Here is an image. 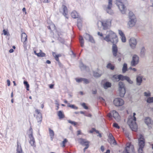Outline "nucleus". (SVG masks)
<instances>
[{
	"label": "nucleus",
	"instance_id": "obj_1",
	"mask_svg": "<svg viewBox=\"0 0 153 153\" xmlns=\"http://www.w3.org/2000/svg\"><path fill=\"white\" fill-rule=\"evenodd\" d=\"M107 35L105 37L103 34L100 32H97V34L101 37L102 40H104L107 42H111L112 43H117L118 42V39L116 34L111 30L108 31L107 32Z\"/></svg>",
	"mask_w": 153,
	"mask_h": 153
},
{
	"label": "nucleus",
	"instance_id": "obj_2",
	"mask_svg": "<svg viewBox=\"0 0 153 153\" xmlns=\"http://www.w3.org/2000/svg\"><path fill=\"white\" fill-rule=\"evenodd\" d=\"M111 21L110 19H108L101 21H99L97 23L98 27H102L104 30H106L109 29L111 26Z\"/></svg>",
	"mask_w": 153,
	"mask_h": 153
},
{
	"label": "nucleus",
	"instance_id": "obj_3",
	"mask_svg": "<svg viewBox=\"0 0 153 153\" xmlns=\"http://www.w3.org/2000/svg\"><path fill=\"white\" fill-rule=\"evenodd\" d=\"M135 113H133V117H130L128 121V124L131 129L133 131H136L137 129V126L136 123V118L135 117Z\"/></svg>",
	"mask_w": 153,
	"mask_h": 153
},
{
	"label": "nucleus",
	"instance_id": "obj_4",
	"mask_svg": "<svg viewBox=\"0 0 153 153\" xmlns=\"http://www.w3.org/2000/svg\"><path fill=\"white\" fill-rule=\"evenodd\" d=\"M129 21L127 23V26L128 28H131L135 25L137 20L136 17L133 13L130 11L128 13Z\"/></svg>",
	"mask_w": 153,
	"mask_h": 153
},
{
	"label": "nucleus",
	"instance_id": "obj_5",
	"mask_svg": "<svg viewBox=\"0 0 153 153\" xmlns=\"http://www.w3.org/2000/svg\"><path fill=\"white\" fill-rule=\"evenodd\" d=\"M112 5V0H108L107 5H103V9L107 13L110 15H112L114 13L113 11L111 9Z\"/></svg>",
	"mask_w": 153,
	"mask_h": 153
},
{
	"label": "nucleus",
	"instance_id": "obj_6",
	"mask_svg": "<svg viewBox=\"0 0 153 153\" xmlns=\"http://www.w3.org/2000/svg\"><path fill=\"white\" fill-rule=\"evenodd\" d=\"M126 3V1L124 2L120 0H116V4L122 14H125L126 13V9L125 5Z\"/></svg>",
	"mask_w": 153,
	"mask_h": 153
},
{
	"label": "nucleus",
	"instance_id": "obj_7",
	"mask_svg": "<svg viewBox=\"0 0 153 153\" xmlns=\"http://www.w3.org/2000/svg\"><path fill=\"white\" fill-rule=\"evenodd\" d=\"M122 153H135L134 146L130 143H127L126 147Z\"/></svg>",
	"mask_w": 153,
	"mask_h": 153
},
{
	"label": "nucleus",
	"instance_id": "obj_8",
	"mask_svg": "<svg viewBox=\"0 0 153 153\" xmlns=\"http://www.w3.org/2000/svg\"><path fill=\"white\" fill-rule=\"evenodd\" d=\"M118 87L120 96L121 97H123L126 93L125 84L123 82L120 81L118 83Z\"/></svg>",
	"mask_w": 153,
	"mask_h": 153
},
{
	"label": "nucleus",
	"instance_id": "obj_9",
	"mask_svg": "<svg viewBox=\"0 0 153 153\" xmlns=\"http://www.w3.org/2000/svg\"><path fill=\"white\" fill-rule=\"evenodd\" d=\"M138 141V147L144 148L145 146V140L142 135H139Z\"/></svg>",
	"mask_w": 153,
	"mask_h": 153
},
{
	"label": "nucleus",
	"instance_id": "obj_10",
	"mask_svg": "<svg viewBox=\"0 0 153 153\" xmlns=\"http://www.w3.org/2000/svg\"><path fill=\"white\" fill-rule=\"evenodd\" d=\"M139 56L136 54L133 55L132 60L131 62V65L133 66H135L139 62Z\"/></svg>",
	"mask_w": 153,
	"mask_h": 153
},
{
	"label": "nucleus",
	"instance_id": "obj_11",
	"mask_svg": "<svg viewBox=\"0 0 153 153\" xmlns=\"http://www.w3.org/2000/svg\"><path fill=\"white\" fill-rule=\"evenodd\" d=\"M113 102L114 105L117 107L122 106L124 103V100L119 98L115 99L114 100Z\"/></svg>",
	"mask_w": 153,
	"mask_h": 153
},
{
	"label": "nucleus",
	"instance_id": "obj_12",
	"mask_svg": "<svg viewBox=\"0 0 153 153\" xmlns=\"http://www.w3.org/2000/svg\"><path fill=\"white\" fill-rule=\"evenodd\" d=\"M129 43L130 46L132 49L135 48L137 44V42L135 38H131L129 40Z\"/></svg>",
	"mask_w": 153,
	"mask_h": 153
},
{
	"label": "nucleus",
	"instance_id": "obj_13",
	"mask_svg": "<svg viewBox=\"0 0 153 153\" xmlns=\"http://www.w3.org/2000/svg\"><path fill=\"white\" fill-rule=\"evenodd\" d=\"M32 131L33 130L31 128H30V133L29 135V138L30 139L29 143L30 144L31 146H35V143Z\"/></svg>",
	"mask_w": 153,
	"mask_h": 153
},
{
	"label": "nucleus",
	"instance_id": "obj_14",
	"mask_svg": "<svg viewBox=\"0 0 153 153\" xmlns=\"http://www.w3.org/2000/svg\"><path fill=\"white\" fill-rule=\"evenodd\" d=\"M84 36L86 40H88L92 43H94V41L93 38L89 34L86 33L84 35Z\"/></svg>",
	"mask_w": 153,
	"mask_h": 153
},
{
	"label": "nucleus",
	"instance_id": "obj_15",
	"mask_svg": "<svg viewBox=\"0 0 153 153\" xmlns=\"http://www.w3.org/2000/svg\"><path fill=\"white\" fill-rule=\"evenodd\" d=\"M79 142L82 146H87L88 145L89 146V142L86 140L82 138H79L78 140Z\"/></svg>",
	"mask_w": 153,
	"mask_h": 153
},
{
	"label": "nucleus",
	"instance_id": "obj_16",
	"mask_svg": "<svg viewBox=\"0 0 153 153\" xmlns=\"http://www.w3.org/2000/svg\"><path fill=\"white\" fill-rule=\"evenodd\" d=\"M116 43H113V45L112 48V52L113 54L114 57H116L117 56V53L118 51L117 46L115 44H114Z\"/></svg>",
	"mask_w": 153,
	"mask_h": 153
},
{
	"label": "nucleus",
	"instance_id": "obj_17",
	"mask_svg": "<svg viewBox=\"0 0 153 153\" xmlns=\"http://www.w3.org/2000/svg\"><path fill=\"white\" fill-rule=\"evenodd\" d=\"M112 116L117 121H119L120 120V117L119 116L118 113L115 111H112Z\"/></svg>",
	"mask_w": 153,
	"mask_h": 153
},
{
	"label": "nucleus",
	"instance_id": "obj_18",
	"mask_svg": "<svg viewBox=\"0 0 153 153\" xmlns=\"http://www.w3.org/2000/svg\"><path fill=\"white\" fill-rule=\"evenodd\" d=\"M145 123L149 126V127H151V126L152 125L153 122L151 120L150 118L149 117H146L145 118Z\"/></svg>",
	"mask_w": 153,
	"mask_h": 153
},
{
	"label": "nucleus",
	"instance_id": "obj_19",
	"mask_svg": "<svg viewBox=\"0 0 153 153\" xmlns=\"http://www.w3.org/2000/svg\"><path fill=\"white\" fill-rule=\"evenodd\" d=\"M143 77L141 76H137L136 81L137 85L138 86H140L141 85L142 82Z\"/></svg>",
	"mask_w": 153,
	"mask_h": 153
},
{
	"label": "nucleus",
	"instance_id": "obj_20",
	"mask_svg": "<svg viewBox=\"0 0 153 153\" xmlns=\"http://www.w3.org/2000/svg\"><path fill=\"white\" fill-rule=\"evenodd\" d=\"M27 40V36L26 33H23L21 35V41L24 43V45L26 44L25 42Z\"/></svg>",
	"mask_w": 153,
	"mask_h": 153
},
{
	"label": "nucleus",
	"instance_id": "obj_21",
	"mask_svg": "<svg viewBox=\"0 0 153 153\" xmlns=\"http://www.w3.org/2000/svg\"><path fill=\"white\" fill-rule=\"evenodd\" d=\"M16 153H24L22 150L21 144L18 141L17 142V148Z\"/></svg>",
	"mask_w": 153,
	"mask_h": 153
},
{
	"label": "nucleus",
	"instance_id": "obj_22",
	"mask_svg": "<svg viewBox=\"0 0 153 153\" xmlns=\"http://www.w3.org/2000/svg\"><path fill=\"white\" fill-rule=\"evenodd\" d=\"M77 26L80 30H81L82 27V19L79 18L77 19Z\"/></svg>",
	"mask_w": 153,
	"mask_h": 153
},
{
	"label": "nucleus",
	"instance_id": "obj_23",
	"mask_svg": "<svg viewBox=\"0 0 153 153\" xmlns=\"http://www.w3.org/2000/svg\"><path fill=\"white\" fill-rule=\"evenodd\" d=\"M71 17L74 19L78 18V13L76 11H73L71 13Z\"/></svg>",
	"mask_w": 153,
	"mask_h": 153
},
{
	"label": "nucleus",
	"instance_id": "obj_24",
	"mask_svg": "<svg viewBox=\"0 0 153 153\" xmlns=\"http://www.w3.org/2000/svg\"><path fill=\"white\" fill-rule=\"evenodd\" d=\"M49 130L51 140H53L54 135V132L52 130H51L50 128H49Z\"/></svg>",
	"mask_w": 153,
	"mask_h": 153
},
{
	"label": "nucleus",
	"instance_id": "obj_25",
	"mask_svg": "<svg viewBox=\"0 0 153 153\" xmlns=\"http://www.w3.org/2000/svg\"><path fill=\"white\" fill-rule=\"evenodd\" d=\"M79 67L81 70H84L86 69L88 67L85 65L82 62H80Z\"/></svg>",
	"mask_w": 153,
	"mask_h": 153
},
{
	"label": "nucleus",
	"instance_id": "obj_26",
	"mask_svg": "<svg viewBox=\"0 0 153 153\" xmlns=\"http://www.w3.org/2000/svg\"><path fill=\"white\" fill-rule=\"evenodd\" d=\"M62 7L63 10V14L66 18H68V17L66 16L67 15L66 13L67 12V7L63 5Z\"/></svg>",
	"mask_w": 153,
	"mask_h": 153
},
{
	"label": "nucleus",
	"instance_id": "obj_27",
	"mask_svg": "<svg viewBox=\"0 0 153 153\" xmlns=\"http://www.w3.org/2000/svg\"><path fill=\"white\" fill-rule=\"evenodd\" d=\"M119 78V75H114L113 76L112 79L114 82H118L120 80Z\"/></svg>",
	"mask_w": 153,
	"mask_h": 153
},
{
	"label": "nucleus",
	"instance_id": "obj_28",
	"mask_svg": "<svg viewBox=\"0 0 153 153\" xmlns=\"http://www.w3.org/2000/svg\"><path fill=\"white\" fill-rule=\"evenodd\" d=\"M79 39L80 43V44L81 46L82 47H83L84 46V40L82 37V36H80L79 37Z\"/></svg>",
	"mask_w": 153,
	"mask_h": 153
},
{
	"label": "nucleus",
	"instance_id": "obj_29",
	"mask_svg": "<svg viewBox=\"0 0 153 153\" xmlns=\"http://www.w3.org/2000/svg\"><path fill=\"white\" fill-rule=\"evenodd\" d=\"M111 84L108 82H106L104 85V88L106 89L108 88L111 87Z\"/></svg>",
	"mask_w": 153,
	"mask_h": 153
},
{
	"label": "nucleus",
	"instance_id": "obj_30",
	"mask_svg": "<svg viewBox=\"0 0 153 153\" xmlns=\"http://www.w3.org/2000/svg\"><path fill=\"white\" fill-rule=\"evenodd\" d=\"M40 52L38 53L37 56L39 57H44L45 56V53L42 52L41 50H39Z\"/></svg>",
	"mask_w": 153,
	"mask_h": 153
},
{
	"label": "nucleus",
	"instance_id": "obj_31",
	"mask_svg": "<svg viewBox=\"0 0 153 153\" xmlns=\"http://www.w3.org/2000/svg\"><path fill=\"white\" fill-rule=\"evenodd\" d=\"M37 122L39 124H40L42 121V115H37Z\"/></svg>",
	"mask_w": 153,
	"mask_h": 153
},
{
	"label": "nucleus",
	"instance_id": "obj_32",
	"mask_svg": "<svg viewBox=\"0 0 153 153\" xmlns=\"http://www.w3.org/2000/svg\"><path fill=\"white\" fill-rule=\"evenodd\" d=\"M106 67L108 68H109L113 70L114 68V66H113L111 63H108Z\"/></svg>",
	"mask_w": 153,
	"mask_h": 153
},
{
	"label": "nucleus",
	"instance_id": "obj_33",
	"mask_svg": "<svg viewBox=\"0 0 153 153\" xmlns=\"http://www.w3.org/2000/svg\"><path fill=\"white\" fill-rule=\"evenodd\" d=\"M58 116L59 119L63 118L64 117V115L62 113V111H59L58 113Z\"/></svg>",
	"mask_w": 153,
	"mask_h": 153
},
{
	"label": "nucleus",
	"instance_id": "obj_34",
	"mask_svg": "<svg viewBox=\"0 0 153 153\" xmlns=\"http://www.w3.org/2000/svg\"><path fill=\"white\" fill-rule=\"evenodd\" d=\"M127 64L126 63H124L123 64V68L122 71L123 73L125 72L127 70Z\"/></svg>",
	"mask_w": 153,
	"mask_h": 153
},
{
	"label": "nucleus",
	"instance_id": "obj_35",
	"mask_svg": "<svg viewBox=\"0 0 153 153\" xmlns=\"http://www.w3.org/2000/svg\"><path fill=\"white\" fill-rule=\"evenodd\" d=\"M145 54V49L144 48H142L140 51V55L141 56H143Z\"/></svg>",
	"mask_w": 153,
	"mask_h": 153
},
{
	"label": "nucleus",
	"instance_id": "obj_36",
	"mask_svg": "<svg viewBox=\"0 0 153 153\" xmlns=\"http://www.w3.org/2000/svg\"><path fill=\"white\" fill-rule=\"evenodd\" d=\"M93 76L96 77H100L101 74H99L98 73L95 71H94L93 73Z\"/></svg>",
	"mask_w": 153,
	"mask_h": 153
},
{
	"label": "nucleus",
	"instance_id": "obj_37",
	"mask_svg": "<svg viewBox=\"0 0 153 153\" xmlns=\"http://www.w3.org/2000/svg\"><path fill=\"white\" fill-rule=\"evenodd\" d=\"M68 107H71L72 108H73L75 109H78V107L75 106V105H70L69 103H68Z\"/></svg>",
	"mask_w": 153,
	"mask_h": 153
},
{
	"label": "nucleus",
	"instance_id": "obj_38",
	"mask_svg": "<svg viewBox=\"0 0 153 153\" xmlns=\"http://www.w3.org/2000/svg\"><path fill=\"white\" fill-rule=\"evenodd\" d=\"M147 102L149 103H151L153 102V97H149L147 100Z\"/></svg>",
	"mask_w": 153,
	"mask_h": 153
},
{
	"label": "nucleus",
	"instance_id": "obj_39",
	"mask_svg": "<svg viewBox=\"0 0 153 153\" xmlns=\"http://www.w3.org/2000/svg\"><path fill=\"white\" fill-rule=\"evenodd\" d=\"M119 77L120 80H126V77H127V76H124L120 74L119 75Z\"/></svg>",
	"mask_w": 153,
	"mask_h": 153
},
{
	"label": "nucleus",
	"instance_id": "obj_40",
	"mask_svg": "<svg viewBox=\"0 0 153 153\" xmlns=\"http://www.w3.org/2000/svg\"><path fill=\"white\" fill-rule=\"evenodd\" d=\"M24 84L26 86V89L27 91L29 90V85L28 83L27 82V81H24Z\"/></svg>",
	"mask_w": 153,
	"mask_h": 153
},
{
	"label": "nucleus",
	"instance_id": "obj_41",
	"mask_svg": "<svg viewBox=\"0 0 153 153\" xmlns=\"http://www.w3.org/2000/svg\"><path fill=\"white\" fill-rule=\"evenodd\" d=\"M126 80L130 84H132L133 83V81H132L130 79V78L128 77L127 76V77H126Z\"/></svg>",
	"mask_w": 153,
	"mask_h": 153
},
{
	"label": "nucleus",
	"instance_id": "obj_42",
	"mask_svg": "<svg viewBox=\"0 0 153 153\" xmlns=\"http://www.w3.org/2000/svg\"><path fill=\"white\" fill-rule=\"evenodd\" d=\"M144 96L146 97H149L151 96V93L149 91L147 92H145L144 93Z\"/></svg>",
	"mask_w": 153,
	"mask_h": 153
},
{
	"label": "nucleus",
	"instance_id": "obj_43",
	"mask_svg": "<svg viewBox=\"0 0 153 153\" xmlns=\"http://www.w3.org/2000/svg\"><path fill=\"white\" fill-rule=\"evenodd\" d=\"M143 148L138 147V153H144Z\"/></svg>",
	"mask_w": 153,
	"mask_h": 153
},
{
	"label": "nucleus",
	"instance_id": "obj_44",
	"mask_svg": "<svg viewBox=\"0 0 153 153\" xmlns=\"http://www.w3.org/2000/svg\"><path fill=\"white\" fill-rule=\"evenodd\" d=\"M110 143L111 144H112L114 145H115L117 144L115 140V139L113 140H111V141Z\"/></svg>",
	"mask_w": 153,
	"mask_h": 153
},
{
	"label": "nucleus",
	"instance_id": "obj_45",
	"mask_svg": "<svg viewBox=\"0 0 153 153\" xmlns=\"http://www.w3.org/2000/svg\"><path fill=\"white\" fill-rule=\"evenodd\" d=\"M108 138L110 140H113L114 139V138L113 136L112 135L111 133H109L108 135Z\"/></svg>",
	"mask_w": 153,
	"mask_h": 153
},
{
	"label": "nucleus",
	"instance_id": "obj_46",
	"mask_svg": "<svg viewBox=\"0 0 153 153\" xmlns=\"http://www.w3.org/2000/svg\"><path fill=\"white\" fill-rule=\"evenodd\" d=\"M81 105L86 109H88V107L86 105L85 103H82L81 104Z\"/></svg>",
	"mask_w": 153,
	"mask_h": 153
},
{
	"label": "nucleus",
	"instance_id": "obj_47",
	"mask_svg": "<svg viewBox=\"0 0 153 153\" xmlns=\"http://www.w3.org/2000/svg\"><path fill=\"white\" fill-rule=\"evenodd\" d=\"M75 79L77 82H80L82 81L83 78H76Z\"/></svg>",
	"mask_w": 153,
	"mask_h": 153
},
{
	"label": "nucleus",
	"instance_id": "obj_48",
	"mask_svg": "<svg viewBox=\"0 0 153 153\" xmlns=\"http://www.w3.org/2000/svg\"><path fill=\"white\" fill-rule=\"evenodd\" d=\"M113 126L114 127L117 129H119L120 128V126L118 125V124L116 123H115L113 124Z\"/></svg>",
	"mask_w": 153,
	"mask_h": 153
},
{
	"label": "nucleus",
	"instance_id": "obj_49",
	"mask_svg": "<svg viewBox=\"0 0 153 153\" xmlns=\"http://www.w3.org/2000/svg\"><path fill=\"white\" fill-rule=\"evenodd\" d=\"M67 142V140L66 139H65L62 142V144H63L62 146L64 147L65 146V144Z\"/></svg>",
	"mask_w": 153,
	"mask_h": 153
},
{
	"label": "nucleus",
	"instance_id": "obj_50",
	"mask_svg": "<svg viewBox=\"0 0 153 153\" xmlns=\"http://www.w3.org/2000/svg\"><path fill=\"white\" fill-rule=\"evenodd\" d=\"M119 34L120 36L121 37L125 36L123 32L121 30H119Z\"/></svg>",
	"mask_w": 153,
	"mask_h": 153
},
{
	"label": "nucleus",
	"instance_id": "obj_51",
	"mask_svg": "<svg viewBox=\"0 0 153 153\" xmlns=\"http://www.w3.org/2000/svg\"><path fill=\"white\" fill-rule=\"evenodd\" d=\"M121 40L123 42H125L126 41V39L125 36L121 37Z\"/></svg>",
	"mask_w": 153,
	"mask_h": 153
},
{
	"label": "nucleus",
	"instance_id": "obj_52",
	"mask_svg": "<svg viewBox=\"0 0 153 153\" xmlns=\"http://www.w3.org/2000/svg\"><path fill=\"white\" fill-rule=\"evenodd\" d=\"M35 112L36 113L38 114V115H42L41 113H40V110L37 109L36 110Z\"/></svg>",
	"mask_w": 153,
	"mask_h": 153
},
{
	"label": "nucleus",
	"instance_id": "obj_53",
	"mask_svg": "<svg viewBox=\"0 0 153 153\" xmlns=\"http://www.w3.org/2000/svg\"><path fill=\"white\" fill-rule=\"evenodd\" d=\"M82 81H83L85 83L87 84L88 83V80L86 79L83 78Z\"/></svg>",
	"mask_w": 153,
	"mask_h": 153
},
{
	"label": "nucleus",
	"instance_id": "obj_54",
	"mask_svg": "<svg viewBox=\"0 0 153 153\" xmlns=\"http://www.w3.org/2000/svg\"><path fill=\"white\" fill-rule=\"evenodd\" d=\"M3 34H4V35H7V36H8V35H9V33H8L4 29L3 30Z\"/></svg>",
	"mask_w": 153,
	"mask_h": 153
},
{
	"label": "nucleus",
	"instance_id": "obj_55",
	"mask_svg": "<svg viewBox=\"0 0 153 153\" xmlns=\"http://www.w3.org/2000/svg\"><path fill=\"white\" fill-rule=\"evenodd\" d=\"M108 116L109 117L111 118L112 116V111H111L110 113H108Z\"/></svg>",
	"mask_w": 153,
	"mask_h": 153
},
{
	"label": "nucleus",
	"instance_id": "obj_56",
	"mask_svg": "<svg viewBox=\"0 0 153 153\" xmlns=\"http://www.w3.org/2000/svg\"><path fill=\"white\" fill-rule=\"evenodd\" d=\"M59 55L58 56H56V57H55V59L57 61L59 62Z\"/></svg>",
	"mask_w": 153,
	"mask_h": 153
},
{
	"label": "nucleus",
	"instance_id": "obj_57",
	"mask_svg": "<svg viewBox=\"0 0 153 153\" xmlns=\"http://www.w3.org/2000/svg\"><path fill=\"white\" fill-rule=\"evenodd\" d=\"M89 146L88 145L87 146H86V147L84 149H83V151L84 152H85V150L86 149H87L88 147Z\"/></svg>",
	"mask_w": 153,
	"mask_h": 153
},
{
	"label": "nucleus",
	"instance_id": "obj_58",
	"mask_svg": "<svg viewBox=\"0 0 153 153\" xmlns=\"http://www.w3.org/2000/svg\"><path fill=\"white\" fill-rule=\"evenodd\" d=\"M52 54L53 56L55 58V57H56V56H58V55H56L55 53L53 52H52Z\"/></svg>",
	"mask_w": 153,
	"mask_h": 153
},
{
	"label": "nucleus",
	"instance_id": "obj_59",
	"mask_svg": "<svg viewBox=\"0 0 153 153\" xmlns=\"http://www.w3.org/2000/svg\"><path fill=\"white\" fill-rule=\"evenodd\" d=\"M100 149L102 152H103L104 150V147L102 146L100 147Z\"/></svg>",
	"mask_w": 153,
	"mask_h": 153
},
{
	"label": "nucleus",
	"instance_id": "obj_60",
	"mask_svg": "<svg viewBox=\"0 0 153 153\" xmlns=\"http://www.w3.org/2000/svg\"><path fill=\"white\" fill-rule=\"evenodd\" d=\"M7 85L9 86L10 85V81L9 79H7Z\"/></svg>",
	"mask_w": 153,
	"mask_h": 153
},
{
	"label": "nucleus",
	"instance_id": "obj_61",
	"mask_svg": "<svg viewBox=\"0 0 153 153\" xmlns=\"http://www.w3.org/2000/svg\"><path fill=\"white\" fill-rule=\"evenodd\" d=\"M68 122L69 123L73 124V123H74V121H72L71 120H68Z\"/></svg>",
	"mask_w": 153,
	"mask_h": 153
},
{
	"label": "nucleus",
	"instance_id": "obj_62",
	"mask_svg": "<svg viewBox=\"0 0 153 153\" xmlns=\"http://www.w3.org/2000/svg\"><path fill=\"white\" fill-rule=\"evenodd\" d=\"M95 129L94 128H92V130L90 131L89 132L90 133H92L94 131H95Z\"/></svg>",
	"mask_w": 153,
	"mask_h": 153
},
{
	"label": "nucleus",
	"instance_id": "obj_63",
	"mask_svg": "<svg viewBox=\"0 0 153 153\" xmlns=\"http://www.w3.org/2000/svg\"><path fill=\"white\" fill-rule=\"evenodd\" d=\"M85 116L89 117H91L92 116V115L90 114H88V115H85Z\"/></svg>",
	"mask_w": 153,
	"mask_h": 153
},
{
	"label": "nucleus",
	"instance_id": "obj_64",
	"mask_svg": "<svg viewBox=\"0 0 153 153\" xmlns=\"http://www.w3.org/2000/svg\"><path fill=\"white\" fill-rule=\"evenodd\" d=\"M59 40L60 41V42L62 43H63L64 42V40L63 39H61V38H60L61 40H60V39H59Z\"/></svg>",
	"mask_w": 153,
	"mask_h": 153
}]
</instances>
